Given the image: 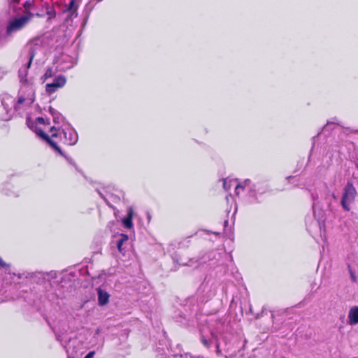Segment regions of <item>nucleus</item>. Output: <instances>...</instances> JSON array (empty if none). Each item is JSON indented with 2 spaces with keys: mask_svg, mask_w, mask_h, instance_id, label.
<instances>
[{
  "mask_svg": "<svg viewBox=\"0 0 358 358\" xmlns=\"http://www.w3.org/2000/svg\"><path fill=\"white\" fill-rule=\"evenodd\" d=\"M52 138H60V143L65 145H73L77 142V136L71 131H64L52 127L50 129Z\"/></svg>",
  "mask_w": 358,
  "mask_h": 358,
  "instance_id": "nucleus-1",
  "label": "nucleus"
},
{
  "mask_svg": "<svg viewBox=\"0 0 358 358\" xmlns=\"http://www.w3.org/2000/svg\"><path fill=\"white\" fill-rule=\"evenodd\" d=\"M357 191L352 182H348L343 189L341 205L345 210H350V205L355 201Z\"/></svg>",
  "mask_w": 358,
  "mask_h": 358,
  "instance_id": "nucleus-2",
  "label": "nucleus"
},
{
  "mask_svg": "<svg viewBox=\"0 0 358 358\" xmlns=\"http://www.w3.org/2000/svg\"><path fill=\"white\" fill-rule=\"evenodd\" d=\"M35 132L37 136L45 141L53 150L57 152L59 155H63L62 151L59 146V144H61L60 138H52V134H50V136L41 129H36Z\"/></svg>",
  "mask_w": 358,
  "mask_h": 358,
  "instance_id": "nucleus-3",
  "label": "nucleus"
},
{
  "mask_svg": "<svg viewBox=\"0 0 358 358\" xmlns=\"http://www.w3.org/2000/svg\"><path fill=\"white\" fill-rule=\"evenodd\" d=\"M66 83V78L64 76H59L55 78L53 83L46 84L45 90L50 94H53L58 88L64 87Z\"/></svg>",
  "mask_w": 358,
  "mask_h": 358,
  "instance_id": "nucleus-4",
  "label": "nucleus"
},
{
  "mask_svg": "<svg viewBox=\"0 0 358 358\" xmlns=\"http://www.w3.org/2000/svg\"><path fill=\"white\" fill-rule=\"evenodd\" d=\"M27 24L25 20L22 17L15 18L9 22L6 28V33L7 34H10L13 31H19L25 27Z\"/></svg>",
  "mask_w": 358,
  "mask_h": 358,
  "instance_id": "nucleus-5",
  "label": "nucleus"
},
{
  "mask_svg": "<svg viewBox=\"0 0 358 358\" xmlns=\"http://www.w3.org/2000/svg\"><path fill=\"white\" fill-rule=\"evenodd\" d=\"M98 302L99 306H104L109 301L110 294L101 287L97 289Z\"/></svg>",
  "mask_w": 358,
  "mask_h": 358,
  "instance_id": "nucleus-6",
  "label": "nucleus"
},
{
  "mask_svg": "<svg viewBox=\"0 0 358 358\" xmlns=\"http://www.w3.org/2000/svg\"><path fill=\"white\" fill-rule=\"evenodd\" d=\"M348 324L355 325L358 324V306L352 307L348 313Z\"/></svg>",
  "mask_w": 358,
  "mask_h": 358,
  "instance_id": "nucleus-7",
  "label": "nucleus"
},
{
  "mask_svg": "<svg viewBox=\"0 0 358 358\" xmlns=\"http://www.w3.org/2000/svg\"><path fill=\"white\" fill-rule=\"evenodd\" d=\"M133 215L134 211L131 208H129L127 211V215L122 220V223L127 229H131L133 227Z\"/></svg>",
  "mask_w": 358,
  "mask_h": 358,
  "instance_id": "nucleus-8",
  "label": "nucleus"
},
{
  "mask_svg": "<svg viewBox=\"0 0 358 358\" xmlns=\"http://www.w3.org/2000/svg\"><path fill=\"white\" fill-rule=\"evenodd\" d=\"M76 0H71L70 3L67 6L66 10L71 13V16L77 17V10L78 8V5H76Z\"/></svg>",
  "mask_w": 358,
  "mask_h": 358,
  "instance_id": "nucleus-9",
  "label": "nucleus"
},
{
  "mask_svg": "<svg viewBox=\"0 0 358 358\" xmlns=\"http://www.w3.org/2000/svg\"><path fill=\"white\" fill-rule=\"evenodd\" d=\"M29 62L27 66V69L24 71V77H27V76L28 74V69L30 68L31 63L33 62V59L36 55L35 50L34 49L30 50L29 52Z\"/></svg>",
  "mask_w": 358,
  "mask_h": 358,
  "instance_id": "nucleus-10",
  "label": "nucleus"
},
{
  "mask_svg": "<svg viewBox=\"0 0 358 358\" xmlns=\"http://www.w3.org/2000/svg\"><path fill=\"white\" fill-rule=\"evenodd\" d=\"M128 236L124 234H121V238L117 242V247L120 252H122V245L128 240Z\"/></svg>",
  "mask_w": 358,
  "mask_h": 358,
  "instance_id": "nucleus-11",
  "label": "nucleus"
},
{
  "mask_svg": "<svg viewBox=\"0 0 358 358\" xmlns=\"http://www.w3.org/2000/svg\"><path fill=\"white\" fill-rule=\"evenodd\" d=\"M24 15L21 16L28 23L34 16V14L31 12V10H24Z\"/></svg>",
  "mask_w": 358,
  "mask_h": 358,
  "instance_id": "nucleus-12",
  "label": "nucleus"
},
{
  "mask_svg": "<svg viewBox=\"0 0 358 358\" xmlns=\"http://www.w3.org/2000/svg\"><path fill=\"white\" fill-rule=\"evenodd\" d=\"M26 99L24 96H19L17 101L16 104L14 106L15 110H19L20 109V105L24 103Z\"/></svg>",
  "mask_w": 358,
  "mask_h": 358,
  "instance_id": "nucleus-13",
  "label": "nucleus"
},
{
  "mask_svg": "<svg viewBox=\"0 0 358 358\" xmlns=\"http://www.w3.org/2000/svg\"><path fill=\"white\" fill-rule=\"evenodd\" d=\"M34 6V1L31 0H27L23 3V7L24 10H31Z\"/></svg>",
  "mask_w": 358,
  "mask_h": 358,
  "instance_id": "nucleus-14",
  "label": "nucleus"
},
{
  "mask_svg": "<svg viewBox=\"0 0 358 358\" xmlns=\"http://www.w3.org/2000/svg\"><path fill=\"white\" fill-rule=\"evenodd\" d=\"M348 269H349V271H350V273L351 279L352 280L353 282H356L357 281V277H356L355 273L353 272V271L352 270L351 266H350V264L348 265Z\"/></svg>",
  "mask_w": 358,
  "mask_h": 358,
  "instance_id": "nucleus-15",
  "label": "nucleus"
},
{
  "mask_svg": "<svg viewBox=\"0 0 358 358\" xmlns=\"http://www.w3.org/2000/svg\"><path fill=\"white\" fill-rule=\"evenodd\" d=\"M52 76V69L51 68H49L47 69L44 74L45 78H48Z\"/></svg>",
  "mask_w": 358,
  "mask_h": 358,
  "instance_id": "nucleus-16",
  "label": "nucleus"
},
{
  "mask_svg": "<svg viewBox=\"0 0 358 358\" xmlns=\"http://www.w3.org/2000/svg\"><path fill=\"white\" fill-rule=\"evenodd\" d=\"M201 342L202 343V344L206 346V348H209L210 347V343L208 342V341L203 336L201 337Z\"/></svg>",
  "mask_w": 358,
  "mask_h": 358,
  "instance_id": "nucleus-17",
  "label": "nucleus"
},
{
  "mask_svg": "<svg viewBox=\"0 0 358 358\" xmlns=\"http://www.w3.org/2000/svg\"><path fill=\"white\" fill-rule=\"evenodd\" d=\"M95 354L94 351H91L84 358H92Z\"/></svg>",
  "mask_w": 358,
  "mask_h": 358,
  "instance_id": "nucleus-18",
  "label": "nucleus"
},
{
  "mask_svg": "<svg viewBox=\"0 0 358 358\" xmlns=\"http://www.w3.org/2000/svg\"><path fill=\"white\" fill-rule=\"evenodd\" d=\"M8 266V264H7L6 262H4L3 261V259L0 257V266H1V268H4V267H6V266Z\"/></svg>",
  "mask_w": 358,
  "mask_h": 358,
  "instance_id": "nucleus-19",
  "label": "nucleus"
},
{
  "mask_svg": "<svg viewBox=\"0 0 358 358\" xmlns=\"http://www.w3.org/2000/svg\"><path fill=\"white\" fill-rule=\"evenodd\" d=\"M37 121L41 124H45V120L43 117H38Z\"/></svg>",
  "mask_w": 358,
  "mask_h": 358,
  "instance_id": "nucleus-20",
  "label": "nucleus"
},
{
  "mask_svg": "<svg viewBox=\"0 0 358 358\" xmlns=\"http://www.w3.org/2000/svg\"><path fill=\"white\" fill-rule=\"evenodd\" d=\"M35 15H36V17H42V15H41V14H39V13H36Z\"/></svg>",
  "mask_w": 358,
  "mask_h": 358,
  "instance_id": "nucleus-21",
  "label": "nucleus"
},
{
  "mask_svg": "<svg viewBox=\"0 0 358 358\" xmlns=\"http://www.w3.org/2000/svg\"><path fill=\"white\" fill-rule=\"evenodd\" d=\"M220 348V346H219V344H218V345H217V352H220V348Z\"/></svg>",
  "mask_w": 358,
  "mask_h": 358,
  "instance_id": "nucleus-22",
  "label": "nucleus"
},
{
  "mask_svg": "<svg viewBox=\"0 0 358 358\" xmlns=\"http://www.w3.org/2000/svg\"><path fill=\"white\" fill-rule=\"evenodd\" d=\"M13 1L16 2V3H19L20 0H13Z\"/></svg>",
  "mask_w": 358,
  "mask_h": 358,
  "instance_id": "nucleus-23",
  "label": "nucleus"
},
{
  "mask_svg": "<svg viewBox=\"0 0 358 358\" xmlns=\"http://www.w3.org/2000/svg\"><path fill=\"white\" fill-rule=\"evenodd\" d=\"M19 77H20V78H22V76H21V71H20V72H19Z\"/></svg>",
  "mask_w": 358,
  "mask_h": 358,
  "instance_id": "nucleus-24",
  "label": "nucleus"
},
{
  "mask_svg": "<svg viewBox=\"0 0 358 358\" xmlns=\"http://www.w3.org/2000/svg\"><path fill=\"white\" fill-rule=\"evenodd\" d=\"M239 187H241L240 185H237L236 189H237Z\"/></svg>",
  "mask_w": 358,
  "mask_h": 358,
  "instance_id": "nucleus-25",
  "label": "nucleus"
},
{
  "mask_svg": "<svg viewBox=\"0 0 358 358\" xmlns=\"http://www.w3.org/2000/svg\"><path fill=\"white\" fill-rule=\"evenodd\" d=\"M69 358H73V357H69Z\"/></svg>",
  "mask_w": 358,
  "mask_h": 358,
  "instance_id": "nucleus-26",
  "label": "nucleus"
}]
</instances>
